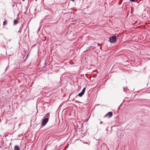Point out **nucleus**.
<instances>
[{"instance_id": "nucleus-10", "label": "nucleus", "mask_w": 150, "mask_h": 150, "mask_svg": "<svg viewBox=\"0 0 150 150\" xmlns=\"http://www.w3.org/2000/svg\"><path fill=\"white\" fill-rule=\"evenodd\" d=\"M6 20H5L4 21L3 23V25L5 26V25H6Z\"/></svg>"}, {"instance_id": "nucleus-2", "label": "nucleus", "mask_w": 150, "mask_h": 150, "mask_svg": "<svg viewBox=\"0 0 150 150\" xmlns=\"http://www.w3.org/2000/svg\"><path fill=\"white\" fill-rule=\"evenodd\" d=\"M117 37L115 36H113L112 37H110L109 40L111 43L115 42L116 40Z\"/></svg>"}, {"instance_id": "nucleus-11", "label": "nucleus", "mask_w": 150, "mask_h": 150, "mask_svg": "<svg viewBox=\"0 0 150 150\" xmlns=\"http://www.w3.org/2000/svg\"><path fill=\"white\" fill-rule=\"evenodd\" d=\"M130 1L132 2H134L135 0H129Z\"/></svg>"}, {"instance_id": "nucleus-12", "label": "nucleus", "mask_w": 150, "mask_h": 150, "mask_svg": "<svg viewBox=\"0 0 150 150\" xmlns=\"http://www.w3.org/2000/svg\"><path fill=\"white\" fill-rule=\"evenodd\" d=\"M103 122H102V121H101V122H100V124H102V123H103Z\"/></svg>"}, {"instance_id": "nucleus-7", "label": "nucleus", "mask_w": 150, "mask_h": 150, "mask_svg": "<svg viewBox=\"0 0 150 150\" xmlns=\"http://www.w3.org/2000/svg\"><path fill=\"white\" fill-rule=\"evenodd\" d=\"M18 22V21L17 20H14L13 22V25H15L17 24Z\"/></svg>"}, {"instance_id": "nucleus-4", "label": "nucleus", "mask_w": 150, "mask_h": 150, "mask_svg": "<svg viewBox=\"0 0 150 150\" xmlns=\"http://www.w3.org/2000/svg\"><path fill=\"white\" fill-rule=\"evenodd\" d=\"M14 150H20V147L17 146H15L14 147Z\"/></svg>"}, {"instance_id": "nucleus-3", "label": "nucleus", "mask_w": 150, "mask_h": 150, "mask_svg": "<svg viewBox=\"0 0 150 150\" xmlns=\"http://www.w3.org/2000/svg\"><path fill=\"white\" fill-rule=\"evenodd\" d=\"M112 112H108L106 115L105 116H107L108 117V118H110L111 117H112Z\"/></svg>"}, {"instance_id": "nucleus-5", "label": "nucleus", "mask_w": 150, "mask_h": 150, "mask_svg": "<svg viewBox=\"0 0 150 150\" xmlns=\"http://www.w3.org/2000/svg\"><path fill=\"white\" fill-rule=\"evenodd\" d=\"M94 48V47L93 46H91L89 48H88L87 50H86L85 51H84V52H86V51H89V50H91V49H93Z\"/></svg>"}, {"instance_id": "nucleus-13", "label": "nucleus", "mask_w": 150, "mask_h": 150, "mask_svg": "<svg viewBox=\"0 0 150 150\" xmlns=\"http://www.w3.org/2000/svg\"><path fill=\"white\" fill-rule=\"evenodd\" d=\"M71 1H74V0H71Z\"/></svg>"}, {"instance_id": "nucleus-8", "label": "nucleus", "mask_w": 150, "mask_h": 150, "mask_svg": "<svg viewBox=\"0 0 150 150\" xmlns=\"http://www.w3.org/2000/svg\"><path fill=\"white\" fill-rule=\"evenodd\" d=\"M83 94H83L81 92L78 94V96L79 97H81L83 95Z\"/></svg>"}, {"instance_id": "nucleus-9", "label": "nucleus", "mask_w": 150, "mask_h": 150, "mask_svg": "<svg viewBox=\"0 0 150 150\" xmlns=\"http://www.w3.org/2000/svg\"><path fill=\"white\" fill-rule=\"evenodd\" d=\"M86 88L85 87L84 88H83V89L82 90V91L81 92L83 94H84L85 92V91L86 90Z\"/></svg>"}, {"instance_id": "nucleus-1", "label": "nucleus", "mask_w": 150, "mask_h": 150, "mask_svg": "<svg viewBox=\"0 0 150 150\" xmlns=\"http://www.w3.org/2000/svg\"><path fill=\"white\" fill-rule=\"evenodd\" d=\"M49 115H50L49 113H47V115H46V117H47L44 119L43 120L42 122V124L43 126H45L48 122V119L49 118Z\"/></svg>"}, {"instance_id": "nucleus-14", "label": "nucleus", "mask_w": 150, "mask_h": 150, "mask_svg": "<svg viewBox=\"0 0 150 150\" xmlns=\"http://www.w3.org/2000/svg\"><path fill=\"white\" fill-rule=\"evenodd\" d=\"M100 50H101V47H100Z\"/></svg>"}, {"instance_id": "nucleus-6", "label": "nucleus", "mask_w": 150, "mask_h": 150, "mask_svg": "<svg viewBox=\"0 0 150 150\" xmlns=\"http://www.w3.org/2000/svg\"><path fill=\"white\" fill-rule=\"evenodd\" d=\"M94 48V47L93 46H91L89 48H88L87 50H86L85 51H84V52H86V51H89V50H91V49H93Z\"/></svg>"}]
</instances>
